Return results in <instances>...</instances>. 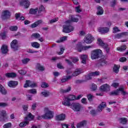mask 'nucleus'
<instances>
[{
  "label": "nucleus",
  "instance_id": "obj_1",
  "mask_svg": "<svg viewBox=\"0 0 128 128\" xmlns=\"http://www.w3.org/2000/svg\"><path fill=\"white\" fill-rule=\"evenodd\" d=\"M106 106V102H102L98 107L97 110H92L90 111V114L92 116H96L98 114V112H102V110Z\"/></svg>",
  "mask_w": 128,
  "mask_h": 128
},
{
  "label": "nucleus",
  "instance_id": "obj_2",
  "mask_svg": "<svg viewBox=\"0 0 128 128\" xmlns=\"http://www.w3.org/2000/svg\"><path fill=\"white\" fill-rule=\"evenodd\" d=\"M44 112H46L44 115H42V118L44 120H52V118H54V112L53 111L50 110L48 107H46L44 108Z\"/></svg>",
  "mask_w": 128,
  "mask_h": 128
},
{
  "label": "nucleus",
  "instance_id": "obj_3",
  "mask_svg": "<svg viewBox=\"0 0 128 128\" xmlns=\"http://www.w3.org/2000/svg\"><path fill=\"white\" fill-rule=\"evenodd\" d=\"M102 54V51L100 49H97L93 50L91 52V58L92 60H96L100 58Z\"/></svg>",
  "mask_w": 128,
  "mask_h": 128
},
{
  "label": "nucleus",
  "instance_id": "obj_4",
  "mask_svg": "<svg viewBox=\"0 0 128 128\" xmlns=\"http://www.w3.org/2000/svg\"><path fill=\"white\" fill-rule=\"evenodd\" d=\"M71 108L74 112H80L82 105L78 102H72L71 104Z\"/></svg>",
  "mask_w": 128,
  "mask_h": 128
},
{
  "label": "nucleus",
  "instance_id": "obj_5",
  "mask_svg": "<svg viewBox=\"0 0 128 128\" xmlns=\"http://www.w3.org/2000/svg\"><path fill=\"white\" fill-rule=\"evenodd\" d=\"M74 30V27L70 24L63 26L62 32H65V34L71 32H73Z\"/></svg>",
  "mask_w": 128,
  "mask_h": 128
},
{
  "label": "nucleus",
  "instance_id": "obj_6",
  "mask_svg": "<svg viewBox=\"0 0 128 128\" xmlns=\"http://www.w3.org/2000/svg\"><path fill=\"white\" fill-rule=\"evenodd\" d=\"M94 40V36H92L90 34L86 35L84 38V42L86 44H92Z\"/></svg>",
  "mask_w": 128,
  "mask_h": 128
},
{
  "label": "nucleus",
  "instance_id": "obj_7",
  "mask_svg": "<svg viewBox=\"0 0 128 128\" xmlns=\"http://www.w3.org/2000/svg\"><path fill=\"white\" fill-rule=\"evenodd\" d=\"M10 18V12L8 10H5L2 12V20H8Z\"/></svg>",
  "mask_w": 128,
  "mask_h": 128
},
{
  "label": "nucleus",
  "instance_id": "obj_8",
  "mask_svg": "<svg viewBox=\"0 0 128 128\" xmlns=\"http://www.w3.org/2000/svg\"><path fill=\"white\" fill-rule=\"evenodd\" d=\"M18 40H13L10 43L11 48L14 50H18Z\"/></svg>",
  "mask_w": 128,
  "mask_h": 128
},
{
  "label": "nucleus",
  "instance_id": "obj_9",
  "mask_svg": "<svg viewBox=\"0 0 128 128\" xmlns=\"http://www.w3.org/2000/svg\"><path fill=\"white\" fill-rule=\"evenodd\" d=\"M6 117V111L2 110L0 113V122H4L6 120H7Z\"/></svg>",
  "mask_w": 128,
  "mask_h": 128
},
{
  "label": "nucleus",
  "instance_id": "obj_10",
  "mask_svg": "<svg viewBox=\"0 0 128 128\" xmlns=\"http://www.w3.org/2000/svg\"><path fill=\"white\" fill-rule=\"evenodd\" d=\"M100 90L102 92H108L110 90V86L108 84H104L102 85Z\"/></svg>",
  "mask_w": 128,
  "mask_h": 128
},
{
  "label": "nucleus",
  "instance_id": "obj_11",
  "mask_svg": "<svg viewBox=\"0 0 128 128\" xmlns=\"http://www.w3.org/2000/svg\"><path fill=\"white\" fill-rule=\"evenodd\" d=\"M108 64V62L106 60H99L98 62L96 64V68H100V66H104Z\"/></svg>",
  "mask_w": 128,
  "mask_h": 128
},
{
  "label": "nucleus",
  "instance_id": "obj_12",
  "mask_svg": "<svg viewBox=\"0 0 128 128\" xmlns=\"http://www.w3.org/2000/svg\"><path fill=\"white\" fill-rule=\"evenodd\" d=\"M92 48V46H82V45H78V51L79 52H82V50H88V48Z\"/></svg>",
  "mask_w": 128,
  "mask_h": 128
},
{
  "label": "nucleus",
  "instance_id": "obj_13",
  "mask_svg": "<svg viewBox=\"0 0 128 128\" xmlns=\"http://www.w3.org/2000/svg\"><path fill=\"white\" fill-rule=\"evenodd\" d=\"M98 32L101 34H108L110 32V28L108 27H100L98 28Z\"/></svg>",
  "mask_w": 128,
  "mask_h": 128
},
{
  "label": "nucleus",
  "instance_id": "obj_14",
  "mask_svg": "<svg viewBox=\"0 0 128 128\" xmlns=\"http://www.w3.org/2000/svg\"><path fill=\"white\" fill-rule=\"evenodd\" d=\"M0 50L2 54H6V53L8 52V46L4 44L2 45Z\"/></svg>",
  "mask_w": 128,
  "mask_h": 128
},
{
  "label": "nucleus",
  "instance_id": "obj_15",
  "mask_svg": "<svg viewBox=\"0 0 128 128\" xmlns=\"http://www.w3.org/2000/svg\"><path fill=\"white\" fill-rule=\"evenodd\" d=\"M18 84V82L17 81L10 80L8 82V86L10 88H16Z\"/></svg>",
  "mask_w": 128,
  "mask_h": 128
},
{
  "label": "nucleus",
  "instance_id": "obj_16",
  "mask_svg": "<svg viewBox=\"0 0 128 128\" xmlns=\"http://www.w3.org/2000/svg\"><path fill=\"white\" fill-rule=\"evenodd\" d=\"M62 104L66 106H71L72 104H70V98H65V100L62 102Z\"/></svg>",
  "mask_w": 128,
  "mask_h": 128
},
{
  "label": "nucleus",
  "instance_id": "obj_17",
  "mask_svg": "<svg viewBox=\"0 0 128 128\" xmlns=\"http://www.w3.org/2000/svg\"><path fill=\"white\" fill-rule=\"evenodd\" d=\"M56 120H66V114H64L57 115L56 116Z\"/></svg>",
  "mask_w": 128,
  "mask_h": 128
},
{
  "label": "nucleus",
  "instance_id": "obj_18",
  "mask_svg": "<svg viewBox=\"0 0 128 128\" xmlns=\"http://www.w3.org/2000/svg\"><path fill=\"white\" fill-rule=\"evenodd\" d=\"M42 22V20H38V21L34 22L32 24L30 25V26L32 28H36Z\"/></svg>",
  "mask_w": 128,
  "mask_h": 128
},
{
  "label": "nucleus",
  "instance_id": "obj_19",
  "mask_svg": "<svg viewBox=\"0 0 128 128\" xmlns=\"http://www.w3.org/2000/svg\"><path fill=\"white\" fill-rule=\"evenodd\" d=\"M86 126V120H84L76 124L77 128H84Z\"/></svg>",
  "mask_w": 128,
  "mask_h": 128
},
{
  "label": "nucleus",
  "instance_id": "obj_20",
  "mask_svg": "<svg viewBox=\"0 0 128 128\" xmlns=\"http://www.w3.org/2000/svg\"><path fill=\"white\" fill-rule=\"evenodd\" d=\"M70 20H68L67 21V22L70 23V21L72 22H78V18H74V16L72 15H70Z\"/></svg>",
  "mask_w": 128,
  "mask_h": 128
},
{
  "label": "nucleus",
  "instance_id": "obj_21",
  "mask_svg": "<svg viewBox=\"0 0 128 128\" xmlns=\"http://www.w3.org/2000/svg\"><path fill=\"white\" fill-rule=\"evenodd\" d=\"M38 12V8H36L35 9L31 8L29 11L30 14H36Z\"/></svg>",
  "mask_w": 128,
  "mask_h": 128
},
{
  "label": "nucleus",
  "instance_id": "obj_22",
  "mask_svg": "<svg viewBox=\"0 0 128 128\" xmlns=\"http://www.w3.org/2000/svg\"><path fill=\"white\" fill-rule=\"evenodd\" d=\"M97 14L98 16H102V14H104V9L102 8V6H98Z\"/></svg>",
  "mask_w": 128,
  "mask_h": 128
},
{
  "label": "nucleus",
  "instance_id": "obj_23",
  "mask_svg": "<svg viewBox=\"0 0 128 128\" xmlns=\"http://www.w3.org/2000/svg\"><path fill=\"white\" fill-rule=\"evenodd\" d=\"M30 120H34V116L32 114V113H29L28 115L26 116V117L24 118V120H30Z\"/></svg>",
  "mask_w": 128,
  "mask_h": 128
},
{
  "label": "nucleus",
  "instance_id": "obj_24",
  "mask_svg": "<svg viewBox=\"0 0 128 128\" xmlns=\"http://www.w3.org/2000/svg\"><path fill=\"white\" fill-rule=\"evenodd\" d=\"M6 78H16V74L15 72H8L5 74Z\"/></svg>",
  "mask_w": 128,
  "mask_h": 128
},
{
  "label": "nucleus",
  "instance_id": "obj_25",
  "mask_svg": "<svg viewBox=\"0 0 128 128\" xmlns=\"http://www.w3.org/2000/svg\"><path fill=\"white\" fill-rule=\"evenodd\" d=\"M31 46L32 48H40V44L38 42H31Z\"/></svg>",
  "mask_w": 128,
  "mask_h": 128
},
{
  "label": "nucleus",
  "instance_id": "obj_26",
  "mask_svg": "<svg viewBox=\"0 0 128 128\" xmlns=\"http://www.w3.org/2000/svg\"><path fill=\"white\" fill-rule=\"evenodd\" d=\"M72 90V87L68 86L66 90H64L62 88L60 89V92L61 94H66V92H68Z\"/></svg>",
  "mask_w": 128,
  "mask_h": 128
},
{
  "label": "nucleus",
  "instance_id": "obj_27",
  "mask_svg": "<svg viewBox=\"0 0 128 128\" xmlns=\"http://www.w3.org/2000/svg\"><path fill=\"white\" fill-rule=\"evenodd\" d=\"M82 74V70L80 68L76 69L75 72H73L72 76H78V74Z\"/></svg>",
  "mask_w": 128,
  "mask_h": 128
},
{
  "label": "nucleus",
  "instance_id": "obj_28",
  "mask_svg": "<svg viewBox=\"0 0 128 128\" xmlns=\"http://www.w3.org/2000/svg\"><path fill=\"white\" fill-rule=\"evenodd\" d=\"M113 72L116 74H118V72H120V66L116 64H114Z\"/></svg>",
  "mask_w": 128,
  "mask_h": 128
},
{
  "label": "nucleus",
  "instance_id": "obj_29",
  "mask_svg": "<svg viewBox=\"0 0 128 128\" xmlns=\"http://www.w3.org/2000/svg\"><path fill=\"white\" fill-rule=\"evenodd\" d=\"M0 92L2 93V94L6 95V90L4 87L2 86V85L0 84Z\"/></svg>",
  "mask_w": 128,
  "mask_h": 128
},
{
  "label": "nucleus",
  "instance_id": "obj_30",
  "mask_svg": "<svg viewBox=\"0 0 128 128\" xmlns=\"http://www.w3.org/2000/svg\"><path fill=\"white\" fill-rule=\"evenodd\" d=\"M120 120V123L122 124H128V118H121L119 119Z\"/></svg>",
  "mask_w": 128,
  "mask_h": 128
},
{
  "label": "nucleus",
  "instance_id": "obj_31",
  "mask_svg": "<svg viewBox=\"0 0 128 128\" xmlns=\"http://www.w3.org/2000/svg\"><path fill=\"white\" fill-rule=\"evenodd\" d=\"M30 124V122L28 121V120H25L22 122H20L19 124V126L20 128H24V126H26L28 124Z\"/></svg>",
  "mask_w": 128,
  "mask_h": 128
},
{
  "label": "nucleus",
  "instance_id": "obj_32",
  "mask_svg": "<svg viewBox=\"0 0 128 128\" xmlns=\"http://www.w3.org/2000/svg\"><path fill=\"white\" fill-rule=\"evenodd\" d=\"M120 94V92L117 90H113L109 93V96H118V94Z\"/></svg>",
  "mask_w": 128,
  "mask_h": 128
},
{
  "label": "nucleus",
  "instance_id": "obj_33",
  "mask_svg": "<svg viewBox=\"0 0 128 128\" xmlns=\"http://www.w3.org/2000/svg\"><path fill=\"white\" fill-rule=\"evenodd\" d=\"M86 96L90 102H92L94 100L93 98H94V96L93 95H92V94H87Z\"/></svg>",
  "mask_w": 128,
  "mask_h": 128
},
{
  "label": "nucleus",
  "instance_id": "obj_34",
  "mask_svg": "<svg viewBox=\"0 0 128 128\" xmlns=\"http://www.w3.org/2000/svg\"><path fill=\"white\" fill-rule=\"evenodd\" d=\"M90 89L91 90L92 92H95V90H98V86L96 84L93 83L92 84Z\"/></svg>",
  "mask_w": 128,
  "mask_h": 128
},
{
  "label": "nucleus",
  "instance_id": "obj_35",
  "mask_svg": "<svg viewBox=\"0 0 128 128\" xmlns=\"http://www.w3.org/2000/svg\"><path fill=\"white\" fill-rule=\"evenodd\" d=\"M67 38H68V37L66 36L62 37L60 38L59 40H58L56 42H58V44H60V42H63L66 40Z\"/></svg>",
  "mask_w": 128,
  "mask_h": 128
},
{
  "label": "nucleus",
  "instance_id": "obj_36",
  "mask_svg": "<svg viewBox=\"0 0 128 128\" xmlns=\"http://www.w3.org/2000/svg\"><path fill=\"white\" fill-rule=\"evenodd\" d=\"M126 50V46L125 45H122L120 47L117 48V50L118 52H122Z\"/></svg>",
  "mask_w": 128,
  "mask_h": 128
},
{
  "label": "nucleus",
  "instance_id": "obj_37",
  "mask_svg": "<svg viewBox=\"0 0 128 128\" xmlns=\"http://www.w3.org/2000/svg\"><path fill=\"white\" fill-rule=\"evenodd\" d=\"M72 78V76H67L66 78H62L61 80V82H68V80H70Z\"/></svg>",
  "mask_w": 128,
  "mask_h": 128
},
{
  "label": "nucleus",
  "instance_id": "obj_38",
  "mask_svg": "<svg viewBox=\"0 0 128 128\" xmlns=\"http://www.w3.org/2000/svg\"><path fill=\"white\" fill-rule=\"evenodd\" d=\"M98 41L99 46H102V48H104L106 44H104V42H102V39L100 38H98Z\"/></svg>",
  "mask_w": 128,
  "mask_h": 128
},
{
  "label": "nucleus",
  "instance_id": "obj_39",
  "mask_svg": "<svg viewBox=\"0 0 128 128\" xmlns=\"http://www.w3.org/2000/svg\"><path fill=\"white\" fill-rule=\"evenodd\" d=\"M9 30H10L11 32H16V30H18V26H10L9 28Z\"/></svg>",
  "mask_w": 128,
  "mask_h": 128
},
{
  "label": "nucleus",
  "instance_id": "obj_40",
  "mask_svg": "<svg viewBox=\"0 0 128 128\" xmlns=\"http://www.w3.org/2000/svg\"><path fill=\"white\" fill-rule=\"evenodd\" d=\"M41 94L44 96V98H48V96H49L50 94V92H42Z\"/></svg>",
  "mask_w": 128,
  "mask_h": 128
},
{
  "label": "nucleus",
  "instance_id": "obj_41",
  "mask_svg": "<svg viewBox=\"0 0 128 128\" xmlns=\"http://www.w3.org/2000/svg\"><path fill=\"white\" fill-rule=\"evenodd\" d=\"M28 92L32 94H36V89L28 90Z\"/></svg>",
  "mask_w": 128,
  "mask_h": 128
},
{
  "label": "nucleus",
  "instance_id": "obj_42",
  "mask_svg": "<svg viewBox=\"0 0 128 128\" xmlns=\"http://www.w3.org/2000/svg\"><path fill=\"white\" fill-rule=\"evenodd\" d=\"M30 59L28 58H24L22 60V63L24 64H28V62H30Z\"/></svg>",
  "mask_w": 128,
  "mask_h": 128
},
{
  "label": "nucleus",
  "instance_id": "obj_43",
  "mask_svg": "<svg viewBox=\"0 0 128 128\" xmlns=\"http://www.w3.org/2000/svg\"><path fill=\"white\" fill-rule=\"evenodd\" d=\"M71 60L74 64H76V62H78L80 60V59H78V57H72L71 58Z\"/></svg>",
  "mask_w": 128,
  "mask_h": 128
},
{
  "label": "nucleus",
  "instance_id": "obj_44",
  "mask_svg": "<svg viewBox=\"0 0 128 128\" xmlns=\"http://www.w3.org/2000/svg\"><path fill=\"white\" fill-rule=\"evenodd\" d=\"M103 48H104V50H105L106 54H108L110 52V48H108V44H106L104 47H103Z\"/></svg>",
  "mask_w": 128,
  "mask_h": 128
},
{
  "label": "nucleus",
  "instance_id": "obj_45",
  "mask_svg": "<svg viewBox=\"0 0 128 128\" xmlns=\"http://www.w3.org/2000/svg\"><path fill=\"white\" fill-rule=\"evenodd\" d=\"M4 128H12V122H8L7 124H4L3 126Z\"/></svg>",
  "mask_w": 128,
  "mask_h": 128
},
{
  "label": "nucleus",
  "instance_id": "obj_46",
  "mask_svg": "<svg viewBox=\"0 0 128 128\" xmlns=\"http://www.w3.org/2000/svg\"><path fill=\"white\" fill-rule=\"evenodd\" d=\"M30 80H26V84H24V88H28L30 86V84H31Z\"/></svg>",
  "mask_w": 128,
  "mask_h": 128
},
{
  "label": "nucleus",
  "instance_id": "obj_47",
  "mask_svg": "<svg viewBox=\"0 0 128 128\" xmlns=\"http://www.w3.org/2000/svg\"><path fill=\"white\" fill-rule=\"evenodd\" d=\"M92 73H90L88 75L85 76V78L87 80H92Z\"/></svg>",
  "mask_w": 128,
  "mask_h": 128
},
{
  "label": "nucleus",
  "instance_id": "obj_48",
  "mask_svg": "<svg viewBox=\"0 0 128 128\" xmlns=\"http://www.w3.org/2000/svg\"><path fill=\"white\" fill-rule=\"evenodd\" d=\"M41 86L42 88H48V83L46 82H42L41 84Z\"/></svg>",
  "mask_w": 128,
  "mask_h": 128
},
{
  "label": "nucleus",
  "instance_id": "obj_49",
  "mask_svg": "<svg viewBox=\"0 0 128 128\" xmlns=\"http://www.w3.org/2000/svg\"><path fill=\"white\" fill-rule=\"evenodd\" d=\"M32 36H34L36 38H40V34L36 32L32 34Z\"/></svg>",
  "mask_w": 128,
  "mask_h": 128
},
{
  "label": "nucleus",
  "instance_id": "obj_50",
  "mask_svg": "<svg viewBox=\"0 0 128 128\" xmlns=\"http://www.w3.org/2000/svg\"><path fill=\"white\" fill-rule=\"evenodd\" d=\"M45 8L43 5H41L40 6L39 8V10L38 12V14H40L42 12H44V10Z\"/></svg>",
  "mask_w": 128,
  "mask_h": 128
},
{
  "label": "nucleus",
  "instance_id": "obj_51",
  "mask_svg": "<svg viewBox=\"0 0 128 128\" xmlns=\"http://www.w3.org/2000/svg\"><path fill=\"white\" fill-rule=\"evenodd\" d=\"M120 30H118V28L117 26H114L113 28V34H116V32H118Z\"/></svg>",
  "mask_w": 128,
  "mask_h": 128
},
{
  "label": "nucleus",
  "instance_id": "obj_52",
  "mask_svg": "<svg viewBox=\"0 0 128 128\" xmlns=\"http://www.w3.org/2000/svg\"><path fill=\"white\" fill-rule=\"evenodd\" d=\"M22 108L24 112H28V104L23 105Z\"/></svg>",
  "mask_w": 128,
  "mask_h": 128
},
{
  "label": "nucleus",
  "instance_id": "obj_53",
  "mask_svg": "<svg viewBox=\"0 0 128 128\" xmlns=\"http://www.w3.org/2000/svg\"><path fill=\"white\" fill-rule=\"evenodd\" d=\"M92 76H100V72L96 71L95 72H91Z\"/></svg>",
  "mask_w": 128,
  "mask_h": 128
},
{
  "label": "nucleus",
  "instance_id": "obj_54",
  "mask_svg": "<svg viewBox=\"0 0 128 128\" xmlns=\"http://www.w3.org/2000/svg\"><path fill=\"white\" fill-rule=\"evenodd\" d=\"M75 10L76 12H80L82 10H80V6H78L76 7Z\"/></svg>",
  "mask_w": 128,
  "mask_h": 128
},
{
  "label": "nucleus",
  "instance_id": "obj_55",
  "mask_svg": "<svg viewBox=\"0 0 128 128\" xmlns=\"http://www.w3.org/2000/svg\"><path fill=\"white\" fill-rule=\"evenodd\" d=\"M118 86H120V84L116 82H114L112 84V86H113L115 88H116Z\"/></svg>",
  "mask_w": 128,
  "mask_h": 128
},
{
  "label": "nucleus",
  "instance_id": "obj_56",
  "mask_svg": "<svg viewBox=\"0 0 128 128\" xmlns=\"http://www.w3.org/2000/svg\"><path fill=\"white\" fill-rule=\"evenodd\" d=\"M120 62H126V57H122L119 60Z\"/></svg>",
  "mask_w": 128,
  "mask_h": 128
},
{
  "label": "nucleus",
  "instance_id": "obj_57",
  "mask_svg": "<svg viewBox=\"0 0 128 128\" xmlns=\"http://www.w3.org/2000/svg\"><path fill=\"white\" fill-rule=\"evenodd\" d=\"M116 0H114L113 1H112L111 2L110 6L112 8H114V6H116Z\"/></svg>",
  "mask_w": 128,
  "mask_h": 128
},
{
  "label": "nucleus",
  "instance_id": "obj_58",
  "mask_svg": "<svg viewBox=\"0 0 128 128\" xmlns=\"http://www.w3.org/2000/svg\"><path fill=\"white\" fill-rule=\"evenodd\" d=\"M0 36H2V38H6V32H4L2 33H1L0 34Z\"/></svg>",
  "mask_w": 128,
  "mask_h": 128
},
{
  "label": "nucleus",
  "instance_id": "obj_59",
  "mask_svg": "<svg viewBox=\"0 0 128 128\" xmlns=\"http://www.w3.org/2000/svg\"><path fill=\"white\" fill-rule=\"evenodd\" d=\"M60 52H58V54L59 56H62V54H64V48H60Z\"/></svg>",
  "mask_w": 128,
  "mask_h": 128
},
{
  "label": "nucleus",
  "instance_id": "obj_60",
  "mask_svg": "<svg viewBox=\"0 0 128 128\" xmlns=\"http://www.w3.org/2000/svg\"><path fill=\"white\" fill-rule=\"evenodd\" d=\"M81 102L84 104H88V102H86V98H82L81 100Z\"/></svg>",
  "mask_w": 128,
  "mask_h": 128
},
{
  "label": "nucleus",
  "instance_id": "obj_61",
  "mask_svg": "<svg viewBox=\"0 0 128 128\" xmlns=\"http://www.w3.org/2000/svg\"><path fill=\"white\" fill-rule=\"evenodd\" d=\"M58 20V18H55L54 19H52L50 21V24H54V22H56Z\"/></svg>",
  "mask_w": 128,
  "mask_h": 128
},
{
  "label": "nucleus",
  "instance_id": "obj_62",
  "mask_svg": "<svg viewBox=\"0 0 128 128\" xmlns=\"http://www.w3.org/2000/svg\"><path fill=\"white\" fill-rule=\"evenodd\" d=\"M18 72L20 74H22V76H24V74H26V71L21 70H18Z\"/></svg>",
  "mask_w": 128,
  "mask_h": 128
},
{
  "label": "nucleus",
  "instance_id": "obj_63",
  "mask_svg": "<svg viewBox=\"0 0 128 128\" xmlns=\"http://www.w3.org/2000/svg\"><path fill=\"white\" fill-rule=\"evenodd\" d=\"M87 58H88V56L86 54L81 55L80 56V58L82 60H86Z\"/></svg>",
  "mask_w": 128,
  "mask_h": 128
},
{
  "label": "nucleus",
  "instance_id": "obj_64",
  "mask_svg": "<svg viewBox=\"0 0 128 128\" xmlns=\"http://www.w3.org/2000/svg\"><path fill=\"white\" fill-rule=\"evenodd\" d=\"M122 36V33H120L115 35V38H120Z\"/></svg>",
  "mask_w": 128,
  "mask_h": 128
}]
</instances>
